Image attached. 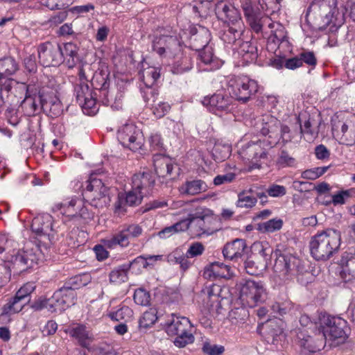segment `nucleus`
Returning <instances> with one entry per match:
<instances>
[{
  "label": "nucleus",
  "instance_id": "nucleus-1",
  "mask_svg": "<svg viewBox=\"0 0 355 355\" xmlns=\"http://www.w3.org/2000/svg\"><path fill=\"white\" fill-rule=\"evenodd\" d=\"M279 122L271 116H265L257 124V129L265 136L262 139L238 144V154L249 166V170L259 169L268 160L269 150L279 141Z\"/></svg>",
  "mask_w": 355,
  "mask_h": 355
},
{
  "label": "nucleus",
  "instance_id": "nucleus-2",
  "mask_svg": "<svg viewBox=\"0 0 355 355\" xmlns=\"http://www.w3.org/2000/svg\"><path fill=\"white\" fill-rule=\"evenodd\" d=\"M153 48L162 58L167 61L171 58L175 59L171 67L173 73L180 74L192 68L191 58L182 55V44L177 37L163 35L157 37L153 42Z\"/></svg>",
  "mask_w": 355,
  "mask_h": 355
},
{
  "label": "nucleus",
  "instance_id": "nucleus-3",
  "mask_svg": "<svg viewBox=\"0 0 355 355\" xmlns=\"http://www.w3.org/2000/svg\"><path fill=\"white\" fill-rule=\"evenodd\" d=\"M340 243V232L327 228L311 238L309 243L311 254L315 260L327 261L338 251Z\"/></svg>",
  "mask_w": 355,
  "mask_h": 355
},
{
  "label": "nucleus",
  "instance_id": "nucleus-4",
  "mask_svg": "<svg viewBox=\"0 0 355 355\" xmlns=\"http://www.w3.org/2000/svg\"><path fill=\"white\" fill-rule=\"evenodd\" d=\"M89 69L90 66L88 64H85L79 69L78 80L75 85L74 91L77 101L81 106L83 112L87 115H94L98 112V107L95 94L90 90L88 85L89 76L87 71Z\"/></svg>",
  "mask_w": 355,
  "mask_h": 355
},
{
  "label": "nucleus",
  "instance_id": "nucleus-5",
  "mask_svg": "<svg viewBox=\"0 0 355 355\" xmlns=\"http://www.w3.org/2000/svg\"><path fill=\"white\" fill-rule=\"evenodd\" d=\"M165 329L168 336H176L173 343L178 347H184L194 342L193 326L188 318L173 314L167 320Z\"/></svg>",
  "mask_w": 355,
  "mask_h": 355
},
{
  "label": "nucleus",
  "instance_id": "nucleus-6",
  "mask_svg": "<svg viewBox=\"0 0 355 355\" xmlns=\"http://www.w3.org/2000/svg\"><path fill=\"white\" fill-rule=\"evenodd\" d=\"M51 209L54 213L59 212L64 218V222L88 220L93 217L85 201L77 196L69 197L62 202L55 203Z\"/></svg>",
  "mask_w": 355,
  "mask_h": 355
},
{
  "label": "nucleus",
  "instance_id": "nucleus-7",
  "mask_svg": "<svg viewBox=\"0 0 355 355\" xmlns=\"http://www.w3.org/2000/svg\"><path fill=\"white\" fill-rule=\"evenodd\" d=\"M318 320V331L323 335L325 344L329 343V345H333L334 342L345 338L344 320L322 313L319 314Z\"/></svg>",
  "mask_w": 355,
  "mask_h": 355
},
{
  "label": "nucleus",
  "instance_id": "nucleus-8",
  "mask_svg": "<svg viewBox=\"0 0 355 355\" xmlns=\"http://www.w3.org/2000/svg\"><path fill=\"white\" fill-rule=\"evenodd\" d=\"M273 266L275 278L279 281V284H286L292 280L298 273H302L299 264L300 260L291 254H277Z\"/></svg>",
  "mask_w": 355,
  "mask_h": 355
},
{
  "label": "nucleus",
  "instance_id": "nucleus-9",
  "mask_svg": "<svg viewBox=\"0 0 355 355\" xmlns=\"http://www.w3.org/2000/svg\"><path fill=\"white\" fill-rule=\"evenodd\" d=\"M258 90L257 83L248 76H232L227 82V91L232 98L245 103Z\"/></svg>",
  "mask_w": 355,
  "mask_h": 355
},
{
  "label": "nucleus",
  "instance_id": "nucleus-10",
  "mask_svg": "<svg viewBox=\"0 0 355 355\" xmlns=\"http://www.w3.org/2000/svg\"><path fill=\"white\" fill-rule=\"evenodd\" d=\"M267 295L266 285L261 281L248 279L241 285L240 300L249 307H254L265 302Z\"/></svg>",
  "mask_w": 355,
  "mask_h": 355
},
{
  "label": "nucleus",
  "instance_id": "nucleus-11",
  "mask_svg": "<svg viewBox=\"0 0 355 355\" xmlns=\"http://www.w3.org/2000/svg\"><path fill=\"white\" fill-rule=\"evenodd\" d=\"M33 87L27 86L24 83L16 82L12 79H6L0 87V98L4 104L17 106L21 99L25 97Z\"/></svg>",
  "mask_w": 355,
  "mask_h": 355
},
{
  "label": "nucleus",
  "instance_id": "nucleus-12",
  "mask_svg": "<svg viewBox=\"0 0 355 355\" xmlns=\"http://www.w3.org/2000/svg\"><path fill=\"white\" fill-rule=\"evenodd\" d=\"M85 196L90 200L91 205L102 208L109 205L110 197L109 188L101 179L91 176L87 182Z\"/></svg>",
  "mask_w": 355,
  "mask_h": 355
},
{
  "label": "nucleus",
  "instance_id": "nucleus-13",
  "mask_svg": "<svg viewBox=\"0 0 355 355\" xmlns=\"http://www.w3.org/2000/svg\"><path fill=\"white\" fill-rule=\"evenodd\" d=\"M64 331L75 338L82 347L96 352V355H116L114 351L110 350L109 346L105 345L92 347L91 345L94 340V336L83 324H78L76 327L68 328Z\"/></svg>",
  "mask_w": 355,
  "mask_h": 355
},
{
  "label": "nucleus",
  "instance_id": "nucleus-14",
  "mask_svg": "<svg viewBox=\"0 0 355 355\" xmlns=\"http://www.w3.org/2000/svg\"><path fill=\"white\" fill-rule=\"evenodd\" d=\"M239 1L248 22L254 32H260L263 24L270 23V19L263 16L262 10L264 8L263 5L257 4L256 0Z\"/></svg>",
  "mask_w": 355,
  "mask_h": 355
},
{
  "label": "nucleus",
  "instance_id": "nucleus-15",
  "mask_svg": "<svg viewBox=\"0 0 355 355\" xmlns=\"http://www.w3.org/2000/svg\"><path fill=\"white\" fill-rule=\"evenodd\" d=\"M117 139L124 147L132 151L141 149L144 144L142 132L132 123L121 127L117 132Z\"/></svg>",
  "mask_w": 355,
  "mask_h": 355
},
{
  "label": "nucleus",
  "instance_id": "nucleus-16",
  "mask_svg": "<svg viewBox=\"0 0 355 355\" xmlns=\"http://www.w3.org/2000/svg\"><path fill=\"white\" fill-rule=\"evenodd\" d=\"M209 212L208 209L198 207L193 212L189 214V230L193 236H209L215 232L206 225L205 218L209 216Z\"/></svg>",
  "mask_w": 355,
  "mask_h": 355
},
{
  "label": "nucleus",
  "instance_id": "nucleus-17",
  "mask_svg": "<svg viewBox=\"0 0 355 355\" xmlns=\"http://www.w3.org/2000/svg\"><path fill=\"white\" fill-rule=\"evenodd\" d=\"M37 52L40 60L44 66H57L62 63V55L58 44L49 42L42 43L38 46Z\"/></svg>",
  "mask_w": 355,
  "mask_h": 355
},
{
  "label": "nucleus",
  "instance_id": "nucleus-18",
  "mask_svg": "<svg viewBox=\"0 0 355 355\" xmlns=\"http://www.w3.org/2000/svg\"><path fill=\"white\" fill-rule=\"evenodd\" d=\"M31 228L37 235L48 236L49 241H51L58 232V227H55L53 217L46 213L35 217L32 221Z\"/></svg>",
  "mask_w": 355,
  "mask_h": 355
},
{
  "label": "nucleus",
  "instance_id": "nucleus-19",
  "mask_svg": "<svg viewBox=\"0 0 355 355\" xmlns=\"http://www.w3.org/2000/svg\"><path fill=\"white\" fill-rule=\"evenodd\" d=\"M338 274L345 284L355 282V254L345 252L338 263Z\"/></svg>",
  "mask_w": 355,
  "mask_h": 355
},
{
  "label": "nucleus",
  "instance_id": "nucleus-20",
  "mask_svg": "<svg viewBox=\"0 0 355 355\" xmlns=\"http://www.w3.org/2000/svg\"><path fill=\"white\" fill-rule=\"evenodd\" d=\"M44 91L33 87L31 92L19 103L24 113L28 116L34 115L37 111L42 108Z\"/></svg>",
  "mask_w": 355,
  "mask_h": 355
},
{
  "label": "nucleus",
  "instance_id": "nucleus-21",
  "mask_svg": "<svg viewBox=\"0 0 355 355\" xmlns=\"http://www.w3.org/2000/svg\"><path fill=\"white\" fill-rule=\"evenodd\" d=\"M200 36L202 39V44L198 45L195 44L194 49L199 52L198 56L200 62L205 65H210L209 68L204 69V70H212L215 67V61L214 60L212 48L208 46L210 41V33L208 30L203 29Z\"/></svg>",
  "mask_w": 355,
  "mask_h": 355
},
{
  "label": "nucleus",
  "instance_id": "nucleus-22",
  "mask_svg": "<svg viewBox=\"0 0 355 355\" xmlns=\"http://www.w3.org/2000/svg\"><path fill=\"white\" fill-rule=\"evenodd\" d=\"M37 261V257L33 250H18L10 259L12 268L20 272L33 267Z\"/></svg>",
  "mask_w": 355,
  "mask_h": 355
},
{
  "label": "nucleus",
  "instance_id": "nucleus-23",
  "mask_svg": "<svg viewBox=\"0 0 355 355\" xmlns=\"http://www.w3.org/2000/svg\"><path fill=\"white\" fill-rule=\"evenodd\" d=\"M299 344L304 354L315 353L325 346L323 335L320 334V331L315 332L312 336H303L300 338Z\"/></svg>",
  "mask_w": 355,
  "mask_h": 355
},
{
  "label": "nucleus",
  "instance_id": "nucleus-24",
  "mask_svg": "<svg viewBox=\"0 0 355 355\" xmlns=\"http://www.w3.org/2000/svg\"><path fill=\"white\" fill-rule=\"evenodd\" d=\"M202 103L210 112L216 114H220L223 111L227 112L230 110L231 101L229 97L222 93H218L210 97L205 98Z\"/></svg>",
  "mask_w": 355,
  "mask_h": 355
},
{
  "label": "nucleus",
  "instance_id": "nucleus-25",
  "mask_svg": "<svg viewBox=\"0 0 355 355\" xmlns=\"http://www.w3.org/2000/svg\"><path fill=\"white\" fill-rule=\"evenodd\" d=\"M60 296L56 291L51 297L40 299L36 301L33 307L37 311L46 309L51 313H62L66 310V308Z\"/></svg>",
  "mask_w": 355,
  "mask_h": 355
},
{
  "label": "nucleus",
  "instance_id": "nucleus-26",
  "mask_svg": "<svg viewBox=\"0 0 355 355\" xmlns=\"http://www.w3.org/2000/svg\"><path fill=\"white\" fill-rule=\"evenodd\" d=\"M231 268L219 261H216L208 265L204 270V276L206 278H225L230 279L233 276Z\"/></svg>",
  "mask_w": 355,
  "mask_h": 355
},
{
  "label": "nucleus",
  "instance_id": "nucleus-27",
  "mask_svg": "<svg viewBox=\"0 0 355 355\" xmlns=\"http://www.w3.org/2000/svg\"><path fill=\"white\" fill-rule=\"evenodd\" d=\"M155 184V180L149 172H143L134 175L132 178V186L134 190H139L143 194H149Z\"/></svg>",
  "mask_w": 355,
  "mask_h": 355
},
{
  "label": "nucleus",
  "instance_id": "nucleus-28",
  "mask_svg": "<svg viewBox=\"0 0 355 355\" xmlns=\"http://www.w3.org/2000/svg\"><path fill=\"white\" fill-rule=\"evenodd\" d=\"M243 33V26H229L227 30H225L220 36L221 40L223 41L226 46L231 49L232 51L237 49L238 44L241 42V36Z\"/></svg>",
  "mask_w": 355,
  "mask_h": 355
},
{
  "label": "nucleus",
  "instance_id": "nucleus-29",
  "mask_svg": "<svg viewBox=\"0 0 355 355\" xmlns=\"http://www.w3.org/2000/svg\"><path fill=\"white\" fill-rule=\"evenodd\" d=\"M245 242L243 239H235L232 243L225 245L223 250V254L225 259L237 261L243 255L245 249Z\"/></svg>",
  "mask_w": 355,
  "mask_h": 355
},
{
  "label": "nucleus",
  "instance_id": "nucleus-30",
  "mask_svg": "<svg viewBox=\"0 0 355 355\" xmlns=\"http://www.w3.org/2000/svg\"><path fill=\"white\" fill-rule=\"evenodd\" d=\"M153 165L155 173L160 177L170 175L173 168L172 159L161 154L155 155L153 157Z\"/></svg>",
  "mask_w": 355,
  "mask_h": 355
},
{
  "label": "nucleus",
  "instance_id": "nucleus-31",
  "mask_svg": "<svg viewBox=\"0 0 355 355\" xmlns=\"http://www.w3.org/2000/svg\"><path fill=\"white\" fill-rule=\"evenodd\" d=\"M144 195L141 191L134 190L132 187V190L127 193L125 198L123 199L121 196L119 197L118 202L115 205V211L120 213L124 211V204L130 206L137 205L141 203V201Z\"/></svg>",
  "mask_w": 355,
  "mask_h": 355
},
{
  "label": "nucleus",
  "instance_id": "nucleus-32",
  "mask_svg": "<svg viewBox=\"0 0 355 355\" xmlns=\"http://www.w3.org/2000/svg\"><path fill=\"white\" fill-rule=\"evenodd\" d=\"M42 108L44 111L49 112L52 117H56L62 113V106L60 99L53 94H44Z\"/></svg>",
  "mask_w": 355,
  "mask_h": 355
},
{
  "label": "nucleus",
  "instance_id": "nucleus-33",
  "mask_svg": "<svg viewBox=\"0 0 355 355\" xmlns=\"http://www.w3.org/2000/svg\"><path fill=\"white\" fill-rule=\"evenodd\" d=\"M60 51L62 55V62H65L69 68H72L78 61V47L72 43L68 42L60 46Z\"/></svg>",
  "mask_w": 355,
  "mask_h": 355
},
{
  "label": "nucleus",
  "instance_id": "nucleus-34",
  "mask_svg": "<svg viewBox=\"0 0 355 355\" xmlns=\"http://www.w3.org/2000/svg\"><path fill=\"white\" fill-rule=\"evenodd\" d=\"M241 55L245 62H251L257 59V49L249 42H243L238 44L237 49L233 51Z\"/></svg>",
  "mask_w": 355,
  "mask_h": 355
},
{
  "label": "nucleus",
  "instance_id": "nucleus-35",
  "mask_svg": "<svg viewBox=\"0 0 355 355\" xmlns=\"http://www.w3.org/2000/svg\"><path fill=\"white\" fill-rule=\"evenodd\" d=\"M207 185L205 182L200 180H196L187 182L180 187V191L184 194L196 195L204 192L207 191Z\"/></svg>",
  "mask_w": 355,
  "mask_h": 355
},
{
  "label": "nucleus",
  "instance_id": "nucleus-36",
  "mask_svg": "<svg viewBox=\"0 0 355 355\" xmlns=\"http://www.w3.org/2000/svg\"><path fill=\"white\" fill-rule=\"evenodd\" d=\"M104 243L109 248H114L116 245L125 248L128 246L130 243L129 234L122 229L112 237L105 239Z\"/></svg>",
  "mask_w": 355,
  "mask_h": 355
},
{
  "label": "nucleus",
  "instance_id": "nucleus-37",
  "mask_svg": "<svg viewBox=\"0 0 355 355\" xmlns=\"http://www.w3.org/2000/svg\"><path fill=\"white\" fill-rule=\"evenodd\" d=\"M18 69V64L12 58H5L0 60V81L1 84L3 77L14 74Z\"/></svg>",
  "mask_w": 355,
  "mask_h": 355
},
{
  "label": "nucleus",
  "instance_id": "nucleus-38",
  "mask_svg": "<svg viewBox=\"0 0 355 355\" xmlns=\"http://www.w3.org/2000/svg\"><path fill=\"white\" fill-rule=\"evenodd\" d=\"M160 76V69L155 67H148L141 71L144 85L148 89L153 87Z\"/></svg>",
  "mask_w": 355,
  "mask_h": 355
},
{
  "label": "nucleus",
  "instance_id": "nucleus-39",
  "mask_svg": "<svg viewBox=\"0 0 355 355\" xmlns=\"http://www.w3.org/2000/svg\"><path fill=\"white\" fill-rule=\"evenodd\" d=\"M268 26L271 31L270 39L272 40V42L280 43L286 40V31L281 24L272 21L268 23Z\"/></svg>",
  "mask_w": 355,
  "mask_h": 355
},
{
  "label": "nucleus",
  "instance_id": "nucleus-40",
  "mask_svg": "<svg viewBox=\"0 0 355 355\" xmlns=\"http://www.w3.org/2000/svg\"><path fill=\"white\" fill-rule=\"evenodd\" d=\"M66 309L76 303V293L72 287L64 286L57 291Z\"/></svg>",
  "mask_w": 355,
  "mask_h": 355
},
{
  "label": "nucleus",
  "instance_id": "nucleus-41",
  "mask_svg": "<svg viewBox=\"0 0 355 355\" xmlns=\"http://www.w3.org/2000/svg\"><path fill=\"white\" fill-rule=\"evenodd\" d=\"M231 146L227 144L216 143L212 149V157L216 162H220L229 157Z\"/></svg>",
  "mask_w": 355,
  "mask_h": 355
},
{
  "label": "nucleus",
  "instance_id": "nucleus-42",
  "mask_svg": "<svg viewBox=\"0 0 355 355\" xmlns=\"http://www.w3.org/2000/svg\"><path fill=\"white\" fill-rule=\"evenodd\" d=\"M27 302H28V300L17 298V296L15 295L12 302L6 304L3 306L2 315L19 313L22 310L23 307Z\"/></svg>",
  "mask_w": 355,
  "mask_h": 355
},
{
  "label": "nucleus",
  "instance_id": "nucleus-43",
  "mask_svg": "<svg viewBox=\"0 0 355 355\" xmlns=\"http://www.w3.org/2000/svg\"><path fill=\"white\" fill-rule=\"evenodd\" d=\"M257 202L256 197L248 195L247 192H240L238 194V200L236 205L239 208L250 209L253 207Z\"/></svg>",
  "mask_w": 355,
  "mask_h": 355
},
{
  "label": "nucleus",
  "instance_id": "nucleus-44",
  "mask_svg": "<svg viewBox=\"0 0 355 355\" xmlns=\"http://www.w3.org/2000/svg\"><path fill=\"white\" fill-rule=\"evenodd\" d=\"M128 267L123 265L112 270L110 274V282L114 284L125 282L128 279Z\"/></svg>",
  "mask_w": 355,
  "mask_h": 355
},
{
  "label": "nucleus",
  "instance_id": "nucleus-45",
  "mask_svg": "<svg viewBox=\"0 0 355 355\" xmlns=\"http://www.w3.org/2000/svg\"><path fill=\"white\" fill-rule=\"evenodd\" d=\"M283 222L281 219H271L259 224V230L261 232H274L282 228Z\"/></svg>",
  "mask_w": 355,
  "mask_h": 355
},
{
  "label": "nucleus",
  "instance_id": "nucleus-46",
  "mask_svg": "<svg viewBox=\"0 0 355 355\" xmlns=\"http://www.w3.org/2000/svg\"><path fill=\"white\" fill-rule=\"evenodd\" d=\"M40 3L51 10H64L71 4V0H39Z\"/></svg>",
  "mask_w": 355,
  "mask_h": 355
},
{
  "label": "nucleus",
  "instance_id": "nucleus-47",
  "mask_svg": "<svg viewBox=\"0 0 355 355\" xmlns=\"http://www.w3.org/2000/svg\"><path fill=\"white\" fill-rule=\"evenodd\" d=\"M133 315L132 310L128 306H124L116 311L111 312L109 313V316L113 320L119 321L124 320L125 321L129 320Z\"/></svg>",
  "mask_w": 355,
  "mask_h": 355
},
{
  "label": "nucleus",
  "instance_id": "nucleus-48",
  "mask_svg": "<svg viewBox=\"0 0 355 355\" xmlns=\"http://www.w3.org/2000/svg\"><path fill=\"white\" fill-rule=\"evenodd\" d=\"M157 320L156 311L153 309H150L144 313L139 320V327L141 328L147 329L152 326Z\"/></svg>",
  "mask_w": 355,
  "mask_h": 355
},
{
  "label": "nucleus",
  "instance_id": "nucleus-49",
  "mask_svg": "<svg viewBox=\"0 0 355 355\" xmlns=\"http://www.w3.org/2000/svg\"><path fill=\"white\" fill-rule=\"evenodd\" d=\"M91 281V277L88 274H82L72 277L69 282V287L74 291L80 287L87 286Z\"/></svg>",
  "mask_w": 355,
  "mask_h": 355
},
{
  "label": "nucleus",
  "instance_id": "nucleus-50",
  "mask_svg": "<svg viewBox=\"0 0 355 355\" xmlns=\"http://www.w3.org/2000/svg\"><path fill=\"white\" fill-rule=\"evenodd\" d=\"M329 168V166L316 167L306 170L302 173V178L306 180H315L322 175Z\"/></svg>",
  "mask_w": 355,
  "mask_h": 355
},
{
  "label": "nucleus",
  "instance_id": "nucleus-51",
  "mask_svg": "<svg viewBox=\"0 0 355 355\" xmlns=\"http://www.w3.org/2000/svg\"><path fill=\"white\" fill-rule=\"evenodd\" d=\"M231 6L230 3L225 1H219L216 5V14L220 19L227 21V15Z\"/></svg>",
  "mask_w": 355,
  "mask_h": 355
},
{
  "label": "nucleus",
  "instance_id": "nucleus-52",
  "mask_svg": "<svg viewBox=\"0 0 355 355\" xmlns=\"http://www.w3.org/2000/svg\"><path fill=\"white\" fill-rule=\"evenodd\" d=\"M134 300L137 304L147 306L150 302V295L143 288L137 289L134 294Z\"/></svg>",
  "mask_w": 355,
  "mask_h": 355
},
{
  "label": "nucleus",
  "instance_id": "nucleus-53",
  "mask_svg": "<svg viewBox=\"0 0 355 355\" xmlns=\"http://www.w3.org/2000/svg\"><path fill=\"white\" fill-rule=\"evenodd\" d=\"M292 308L293 304L289 301H286L282 303L275 302L272 305L273 312L278 313L281 316L288 313Z\"/></svg>",
  "mask_w": 355,
  "mask_h": 355
},
{
  "label": "nucleus",
  "instance_id": "nucleus-54",
  "mask_svg": "<svg viewBox=\"0 0 355 355\" xmlns=\"http://www.w3.org/2000/svg\"><path fill=\"white\" fill-rule=\"evenodd\" d=\"M230 10L227 15V21H229L232 23V26H236L237 27L243 26V23L241 19V15L239 10L232 5L230 8Z\"/></svg>",
  "mask_w": 355,
  "mask_h": 355
},
{
  "label": "nucleus",
  "instance_id": "nucleus-55",
  "mask_svg": "<svg viewBox=\"0 0 355 355\" xmlns=\"http://www.w3.org/2000/svg\"><path fill=\"white\" fill-rule=\"evenodd\" d=\"M205 250V246L201 243L194 242L189 245L186 254L191 258L198 257L203 254Z\"/></svg>",
  "mask_w": 355,
  "mask_h": 355
},
{
  "label": "nucleus",
  "instance_id": "nucleus-56",
  "mask_svg": "<svg viewBox=\"0 0 355 355\" xmlns=\"http://www.w3.org/2000/svg\"><path fill=\"white\" fill-rule=\"evenodd\" d=\"M202 350L208 355H222L225 349L224 347L221 345H211L209 343H205Z\"/></svg>",
  "mask_w": 355,
  "mask_h": 355
},
{
  "label": "nucleus",
  "instance_id": "nucleus-57",
  "mask_svg": "<svg viewBox=\"0 0 355 355\" xmlns=\"http://www.w3.org/2000/svg\"><path fill=\"white\" fill-rule=\"evenodd\" d=\"M171 109L168 103L165 102H159L153 105V114L159 118L166 114Z\"/></svg>",
  "mask_w": 355,
  "mask_h": 355
},
{
  "label": "nucleus",
  "instance_id": "nucleus-58",
  "mask_svg": "<svg viewBox=\"0 0 355 355\" xmlns=\"http://www.w3.org/2000/svg\"><path fill=\"white\" fill-rule=\"evenodd\" d=\"M171 257L174 258L175 263L180 264V268L184 270H187L191 265V261L189 260V257H187V254H180L178 251H175Z\"/></svg>",
  "mask_w": 355,
  "mask_h": 355
},
{
  "label": "nucleus",
  "instance_id": "nucleus-59",
  "mask_svg": "<svg viewBox=\"0 0 355 355\" xmlns=\"http://www.w3.org/2000/svg\"><path fill=\"white\" fill-rule=\"evenodd\" d=\"M277 163L282 167L293 166L295 164V159L286 152L282 151L277 159Z\"/></svg>",
  "mask_w": 355,
  "mask_h": 355
},
{
  "label": "nucleus",
  "instance_id": "nucleus-60",
  "mask_svg": "<svg viewBox=\"0 0 355 355\" xmlns=\"http://www.w3.org/2000/svg\"><path fill=\"white\" fill-rule=\"evenodd\" d=\"M268 194L271 197H281L286 194L285 187L279 184H272L267 190Z\"/></svg>",
  "mask_w": 355,
  "mask_h": 355
},
{
  "label": "nucleus",
  "instance_id": "nucleus-61",
  "mask_svg": "<svg viewBox=\"0 0 355 355\" xmlns=\"http://www.w3.org/2000/svg\"><path fill=\"white\" fill-rule=\"evenodd\" d=\"M34 286L32 284H26L24 285L17 292L16 296L17 298H21L24 300H28V299L29 295L33 291Z\"/></svg>",
  "mask_w": 355,
  "mask_h": 355
},
{
  "label": "nucleus",
  "instance_id": "nucleus-62",
  "mask_svg": "<svg viewBox=\"0 0 355 355\" xmlns=\"http://www.w3.org/2000/svg\"><path fill=\"white\" fill-rule=\"evenodd\" d=\"M236 175L233 173H227L223 175H218L214 179V183L215 185H220L225 183H229L232 182Z\"/></svg>",
  "mask_w": 355,
  "mask_h": 355
},
{
  "label": "nucleus",
  "instance_id": "nucleus-63",
  "mask_svg": "<svg viewBox=\"0 0 355 355\" xmlns=\"http://www.w3.org/2000/svg\"><path fill=\"white\" fill-rule=\"evenodd\" d=\"M148 263L145 260L144 256H139L135 259L130 264L126 265L128 268H130L132 270H140L142 268H147L146 264Z\"/></svg>",
  "mask_w": 355,
  "mask_h": 355
},
{
  "label": "nucleus",
  "instance_id": "nucleus-64",
  "mask_svg": "<svg viewBox=\"0 0 355 355\" xmlns=\"http://www.w3.org/2000/svg\"><path fill=\"white\" fill-rule=\"evenodd\" d=\"M123 229L125 232V233H128L129 234V239L130 237H137L142 233V229L139 225L137 224L124 226Z\"/></svg>",
  "mask_w": 355,
  "mask_h": 355
}]
</instances>
